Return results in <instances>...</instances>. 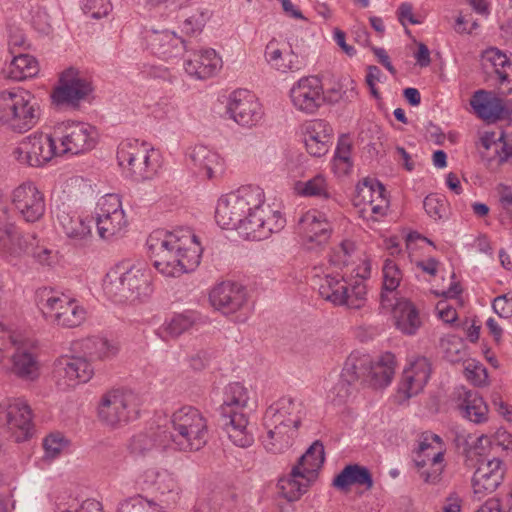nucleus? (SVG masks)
<instances>
[{"instance_id":"obj_14","label":"nucleus","mask_w":512,"mask_h":512,"mask_svg":"<svg viewBox=\"0 0 512 512\" xmlns=\"http://www.w3.org/2000/svg\"><path fill=\"white\" fill-rule=\"evenodd\" d=\"M10 203L17 216L27 222L40 221L46 212L44 192L33 181H24L10 193Z\"/></svg>"},{"instance_id":"obj_52","label":"nucleus","mask_w":512,"mask_h":512,"mask_svg":"<svg viewBox=\"0 0 512 512\" xmlns=\"http://www.w3.org/2000/svg\"><path fill=\"white\" fill-rule=\"evenodd\" d=\"M163 428H158L152 433H139L134 435L129 443V450L135 455L144 456L151 452L154 448L163 450L159 444L160 434Z\"/></svg>"},{"instance_id":"obj_20","label":"nucleus","mask_w":512,"mask_h":512,"mask_svg":"<svg viewBox=\"0 0 512 512\" xmlns=\"http://www.w3.org/2000/svg\"><path fill=\"white\" fill-rule=\"evenodd\" d=\"M294 108L306 114H314L325 102L321 80L316 76L300 78L290 89Z\"/></svg>"},{"instance_id":"obj_42","label":"nucleus","mask_w":512,"mask_h":512,"mask_svg":"<svg viewBox=\"0 0 512 512\" xmlns=\"http://www.w3.org/2000/svg\"><path fill=\"white\" fill-rule=\"evenodd\" d=\"M333 485L340 490H347L352 485L362 486L366 490H370L373 487V479L366 467L350 464L334 478Z\"/></svg>"},{"instance_id":"obj_54","label":"nucleus","mask_w":512,"mask_h":512,"mask_svg":"<svg viewBox=\"0 0 512 512\" xmlns=\"http://www.w3.org/2000/svg\"><path fill=\"white\" fill-rule=\"evenodd\" d=\"M296 189L303 196L324 199L330 197L327 180L322 174H318L308 181L298 183Z\"/></svg>"},{"instance_id":"obj_47","label":"nucleus","mask_w":512,"mask_h":512,"mask_svg":"<svg viewBox=\"0 0 512 512\" xmlns=\"http://www.w3.org/2000/svg\"><path fill=\"white\" fill-rule=\"evenodd\" d=\"M4 72L7 78L22 81L36 76L39 72V64L35 57L19 53L13 56Z\"/></svg>"},{"instance_id":"obj_64","label":"nucleus","mask_w":512,"mask_h":512,"mask_svg":"<svg viewBox=\"0 0 512 512\" xmlns=\"http://www.w3.org/2000/svg\"><path fill=\"white\" fill-rule=\"evenodd\" d=\"M465 375L474 385L481 386L486 382V369L477 363H469L465 367Z\"/></svg>"},{"instance_id":"obj_53","label":"nucleus","mask_w":512,"mask_h":512,"mask_svg":"<svg viewBox=\"0 0 512 512\" xmlns=\"http://www.w3.org/2000/svg\"><path fill=\"white\" fill-rule=\"evenodd\" d=\"M69 440L60 432H53L43 440L44 459L52 461L69 449Z\"/></svg>"},{"instance_id":"obj_61","label":"nucleus","mask_w":512,"mask_h":512,"mask_svg":"<svg viewBox=\"0 0 512 512\" xmlns=\"http://www.w3.org/2000/svg\"><path fill=\"white\" fill-rule=\"evenodd\" d=\"M354 251V243L349 240L342 241L338 246L333 248L330 254V262L335 266H347L349 257Z\"/></svg>"},{"instance_id":"obj_56","label":"nucleus","mask_w":512,"mask_h":512,"mask_svg":"<svg viewBox=\"0 0 512 512\" xmlns=\"http://www.w3.org/2000/svg\"><path fill=\"white\" fill-rule=\"evenodd\" d=\"M440 346L445 358L450 362H459L465 356L464 342L455 335H448L442 338Z\"/></svg>"},{"instance_id":"obj_35","label":"nucleus","mask_w":512,"mask_h":512,"mask_svg":"<svg viewBox=\"0 0 512 512\" xmlns=\"http://www.w3.org/2000/svg\"><path fill=\"white\" fill-rule=\"evenodd\" d=\"M222 68V59L214 49L191 54L184 62L186 73L196 79H207Z\"/></svg>"},{"instance_id":"obj_12","label":"nucleus","mask_w":512,"mask_h":512,"mask_svg":"<svg viewBox=\"0 0 512 512\" xmlns=\"http://www.w3.org/2000/svg\"><path fill=\"white\" fill-rule=\"evenodd\" d=\"M54 138L60 143L57 146L60 156L68 153L77 155L95 147L97 132L88 123L66 121L55 127Z\"/></svg>"},{"instance_id":"obj_60","label":"nucleus","mask_w":512,"mask_h":512,"mask_svg":"<svg viewBox=\"0 0 512 512\" xmlns=\"http://www.w3.org/2000/svg\"><path fill=\"white\" fill-rule=\"evenodd\" d=\"M426 213L434 220L442 219L446 212V202L441 196L428 195L423 202Z\"/></svg>"},{"instance_id":"obj_37","label":"nucleus","mask_w":512,"mask_h":512,"mask_svg":"<svg viewBox=\"0 0 512 512\" xmlns=\"http://www.w3.org/2000/svg\"><path fill=\"white\" fill-rule=\"evenodd\" d=\"M263 427L265 433L261 436L262 445L267 452L273 454L283 453L288 450L292 446L298 431L266 419H263Z\"/></svg>"},{"instance_id":"obj_26","label":"nucleus","mask_w":512,"mask_h":512,"mask_svg":"<svg viewBox=\"0 0 512 512\" xmlns=\"http://www.w3.org/2000/svg\"><path fill=\"white\" fill-rule=\"evenodd\" d=\"M431 375V365L427 358L412 357L402 372L399 393L411 398L423 391Z\"/></svg>"},{"instance_id":"obj_3","label":"nucleus","mask_w":512,"mask_h":512,"mask_svg":"<svg viewBox=\"0 0 512 512\" xmlns=\"http://www.w3.org/2000/svg\"><path fill=\"white\" fill-rule=\"evenodd\" d=\"M209 440L206 417L193 406L185 405L176 409L169 417L160 434L159 444L163 450L196 452Z\"/></svg>"},{"instance_id":"obj_49","label":"nucleus","mask_w":512,"mask_h":512,"mask_svg":"<svg viewBox=\"0 0 512 512\" xmlns=\"http://www.w3.org/2000/svg\"><path fill=\"white\" fill-rule=\"evenodd\" d=\"M369 363V355L351 353L344 363L340 378L351 384L361 377L367 378Z\"/></svg>"},{"instance_id":"obj_23","label":"nucleus","mask_w":512,"mask_h":512,"mask_svg":"<svg viewBox=\"0 0 512 512\" xmlns=\"http://www.w3.org/2000/svg\"><path fill=\"white\" fill-rule=\"evenodd\" d=\"M141 484L153 489L159 499L167 505L176 504L180 499L182 488L174 473L167 469L151 467L139 477Z\"/></svg>"},{"instance_id":"obj_57","label":"nucleus","mask_w":512,"mask_h":512,"mask_svg":"<svg viewBox=\"0 0 512 512\" xmlns=\"http://www.w3.org/2000/svg\"><path fill=\"white\" fill-rule=\"evenodd\" d=\"M7 44L8 51L12 55H16V53H22V51L28 50L31 46L24 31L21 28L15 26H10L8 29Z\"/></svg>"},{"instance_id":"obj_43","label":"nucleus","mask_w":512,"mask_h":512,"mask_svg":"<svg viewBox=\"0 0 512 512\" xmlns=\"http://www.w3.org/2000/svg\"><path fill=\"white\" fill-rule=\"evenodd\" d=\"M395 372V357L392 353H385L376 360L370 358L367 370V379L375 387H384L390 384Z\"/></svg>"},{"instance_id":"obj_36","label":"nucleus","mask_w":512,"mask_h":512,"mask_svg":"<svg viewBox=\"0 0 512 512\" xmlns=\"http://www.w3.org/2000/svg\"><path fill=\"white\" fill-rule=\"evenodd\" d=\"M470 105L475 114L486 121L503 119L509 114L504 100L485 90L476 91L470 99Z\"/></svg>"},{"instance_id":"obj_5","label":"nucleus","mask_w":512,"mask_h":512,"mask_svg":"<svg viewBox=\"0 0 512 512\" xmlns=\"http://www.w3.org/2000/svg\"><path fill=\"white\" fill-rule=\"evenodd\" d=\"M249 399V391L241 383L234 382L225 387L221 406L224 430L231 442L241 448L254 442L247 412Z\"/></svg>"},{"instance_id":"obj_19","label":"nucleus","mask_w":512,"mask_h":512,"mask_svg":"<svg viewBox=\"0 0 512 512\" xmlns=\"http://www.w3.org/2000/svg\"><path fill=\"white\" fill-rule=\"evenodd\" d=\"M347 277L339 272H328L321 276L315 273L313 282L321 298L334 306L358 307L362 303L363 288L356 286L354 294L349 298L345 294Z\"/></svg>"},{"instance_id":"obj_15","label":"nucleus","mask_w":512,"mask_h":512,"mask_svg":"<svg viewBox=\"0 0 512 512\" xmlns=\"http://www.w3.org/2000/svg\"><path fill=\"white\" fill-rule=\"evenodd\" d=\"M211 305L222 314L235 316L234 320L242 322L247 317L248 297L246 288L236 282L224 281L210 291Z\"/></svg>"},{"instance_id":"obj_9","label":"nucleus","mask_w":512,"mask_h":512,"mask_svg":"<svg viewBox=\"0 0 512 512\" xmlns=\"http://www.w3.org/2000/svg\"><path fill=\"white\" fill-rule=\"evenodd\" d=\"M94 219L97 234L102 240L118 239L128 231V216L118 194L109 193L98 199Z\"/></svg>"},{"instance_id":"obj_30","label":"nucleus","mask_w":512,"mask_h":512,"mask_svg":"<svg viewBox=\"0 0 512 512\" xmlns=\"http://www.w3.org/2000/svg\"><path fill=\"white\" fill-rule=\"evenodd\" d=\"M147 48L163 60H171L183 55L186 45L183 39L169 30L146 32Z\"/></svg>"},{"instance_id":"obj_48","label":"nucleus","mask_w":512,"mask_h":512,"mask_svg":"<svg viewBox=\"0 0 512 512\" xmlns=\"http://www.w3.org/2000/svg\"><path fill=\"white\" fill-rule=\"evenodd\" d=\"M464 417L474 423H483L488 418V406L483 398L474 391L464 393L463 402L460 405Z\"/></svg>"},{"instance_id":"obj_58","label":"nucleus","mask_w":512,"mask_h":512,"mask_svg":"<svg viewBox=\"0 0 512 512\" xmlns=\"http://www.w3.org/2000/svg\"><path fill=\"white\" fill-rule=\"evenodd\" d=\"M118 512H165L163 508L151 501L134 498L120 504Z\"/></svg>"},{"instance_id":"obj_2","label":"nucleus","mask_w":512,"mask_h":512,"mask_svg":"<svg viewBox=\"0 0 512 512\" xmlns=\"http://www.w3.org/2000/svg\"><path fill=\"white\" fill-rule=\"evenodd\" d=\"M147 246L155 269L165 277H180L193 271L200 263L203 248L190 228L173 231L154 230Z\"/></svg>"},{"instance_id":"obj_28","label":"nucleus","mask_w":512,"mask_h":512,"mask_svg":"<svg viewBox=\"0 0 512 512\" xmlns=\"http://www.w3.org/2000/svg\"><path fill=\"white\" fill-rule=\"evenodd\" d=\"M503 462L498 458L483 460L479 463L472 478L474 494L481 499L494 492L504 479Z\"/></svg>"},{"instance_id":"obj_18","label":"nucleus","mask_w":512,"mask_h":512,"mask_svg":"<svg viewBox=\"0 0 512 512\" xmlns=\"http://www.w3.org/2000/svg\"><path fill=\"white\" fill-rule=\"evenodd\" d=\"M53 214L55 227L73 245L83 247L91 243L93 233L90 220L81 217L66 203L56 205Z\"/></svg>"},{"instance_id":"obj_21","label":"nucleus","mask_w":512,"mask_h":512,"mask_svg":"<svg viewBox=\"0 0 512 512\" xmlns=\"http://www.w3.org/2000/svg\"><path fill=\"white\" fill-rule=\"evenodd\" d=\"M227 110L231 118L243 127L256 126L264 114L256 96L245 89H239L230 94Z\"/></svg>"},{"instance_id":"obj_51","label":"nucleus","mask_w":512,"mask_h":512,"mask_svg":"<svg viewBox=\"0 0 512 512\" xmlns=\"http://www.w3.org/2000/svg\"><path fill=\"white\" fill-rule=\"evenodd\" d=\"M352 144L347 136H342L337 144L332 160V170L338 176L346 175L352 168Z\"/></svg>"},{"instance_id":"obj_24","label":"nucleus","mask_w":512,"mask_h":512,"mask_svg":"<svg viewBox=\"0 0 512 512\" xmlns=\"http://www.w3.org/2000/svg\"><path fill=\"white\" fill-rule=\"evenodd\" d=\"M93 368L84 357H61L55 363V378L62 389L73 388L88 382L93 376Z\"/></svg>"},{"instance_id":"obj_7","label":"nucleus","mask_w":512,"mask_h":512,"mask_svg":"<svg viewBox=\"0 0 512 512\" xmlns=\"http://www.w3.org/2000/svg\"><path fill=\"white\" fill-rule=\"evenodd\" d=\"M118 164L135 180H151L159 173L162 157L150 144L136 139L120 143L117 150Z\"/></svg>"},{"instance_id":"obj_31","label":"nucleus","mask_w":512,"mask_h":512,"mask_svg":"<svg viewBox=\"0 0 512 512\" xmlns=\"http://www.w3.org/2000/svg\"><path fill=\"white\" fill-rule=\"evenodd\" d=\"M265 59L272 69L280 73L296 72L303 66V60L293 51L291 45L277 39L267 43Z\"/></svg>"},{"instance_id":"obj_59","label":"nucleus","mask_w":512,"mask_h":512,"mask_svg":"<svg viewBox=\"0 0 512 512\" xmlns=\"http://www.w3.org/2000/svg\"><path fill=\"white\" fill-rule=\"evenodd\" d=\"M83 12L94 19L106 17L112 10L110 0H85Z\"/></svg>"},{"instance_id":"obj_50","label":"nucleus","mask_w":512,"mask_h":512,"mask_svg":"<svg viewBox=\"0 0 512 512\" xmlns=\"http://www.w3.org/2000/svg\"><path fill=\"white\" fill-rule=\"evenodd\" d=\"M199 320V315L194 311H186L181 314L174 315L166 321L161 330L169 337H179L184 332L189 331Z\"/></svg>"},{"instance_id":"obj_46","label":"nucleus","mask_w":512,"mask_h":512,"mask_svg":"<svg viewBox=\"0 0 512 512\" xmlns=\"http://www.w3.org/2000/svg\"><path fill=\"white\" fill-rule=\"evenodd\" d=\"M79 345L83 353L91 360H110L119 352V347L115 342L99 336L88 337Z\"/></svg>"},{"instance_id":"obj_25","label":"nucleus","mask_w":512,"mask_h":512,"mask_svg":"<svg viewBox=\"0 0 512 512\" xmlns=\"http://www.w3.org/2000/svg\"><path fill=\"white\" fill-rule=\"evenodd\" d=\"M91 91L90 81L80 71L70 68L62 73L52 97L58 104H76Z\"/></svg>"},{"instance_id":"obj_10","label":"nucleus","mask_w":512,"mask_h":512,"mask_svg":"<svg viewBox=\"0 0 512 512\" xmlns=\"http://www.w3.org/2000/svg\"><path fill=\"white\" fill-rule=\"evenodd\" d=\"M138 415V396L129 390L115 389L105 393L98 406L100 421L112 428L126 425Z\"/></svg>"},{"instance_id":"obj_62","label":"nucleus","mask_w":512,"mask_h":512,"mask_svg":"<svg viewBox=\"0 0 512 512\" xmlns=\"http://www.w3.org/2000/svg\"><path fill=\"white\" fill-rule=\"evenodd\" d=\"M32 256L37 263L45 267H54L59 261L58 252L44 246L34 248Z\"/></svg>"},{"instance_id":"obj_41","label":"nucleus","mask_w":512,"mask_h":512,"mask_svg":"<svg viewBox=\"0 0 512 512\" xmlns=\"http://www.w3.org/2000/svg\"><path fill=\"white\" fill-rule=\"evenodd\" d=\"M403 279V273L392 259H386L382 267L381 307H391L392 301L399 298L397 288Z\"/></svg>"},{"instance_id":"obj_34","label":"nucleus","mask_w":512,"mask_h":512,"mask_svg":"<svg viewBox=\"0 0 512 512\" xmlns=\"http://www.w3.org/2000/svg\"><path fill=\"white\" fill-rule=\"evenodd\" d=\"M482 158L503 163L512 157V138L502 131L483 132L477 143Z\"/></svg>"},{"instance_id":"obj_22","label":"nucleus","mask_w":512,"mask_h":512,"mask_svg":"<svg viewBox=\"0 0 512 512\" xmlns=\"http://www.w3.org/2000/svg\"><path fill=\"white\" fill-rule=\"evenodd\" d=\"M5 425L16 442L29 439L33 432L32 412L22 399H8L1 404Z\"/></svg>"},{"instance_id":"obj_63","label":"nucleus","mask_w":512,"mask_h":512,"mask_svg":"<svg viewBox=\"0 0 512 512\" xmlns=\"http://www.w3.org/2000/svg\"><path fill=\"white\" fill-rule=\"evenodd\" d=\"M350 385L351 383L340 378L337 384L329 391L328 398L336 405L343 404L351 393Z\"/></svg>"},{"instance_id":"obj_11","label":"nucleus","mask_w":512,"mask_h":512,"mask_svg":"<svg viewBox=\"0 0 512 512\" xmlns=\"http://www.w3.org/2000/svg\"><path fill=\"white\" fill-rule=\"evenodd\" d=\"M12 154L18 163L30 167H43L60 156L54 136L42 132L24 137Z\"/></svg>"},{"instance_id":"obj_6","label":"nucleus","mask_w":512,"mask_h":512,"mask_svg":"<svg viewBox=\"0 0 512 512\" xmlns=\"http://www.w3.org/2000/svg\"><path fill=\"white\" fill-rule=\"evenodd\" d=\"M37 305L45 319L64 328L79 327L87 318V310L71 295L43 287L36 293Z\"/></svg>"},{"instance_id":"obj_16","label":"nucleus","mask_w":512,"mask_h":512,"mask_svg":"<svg viewBox=\"0 0 512 512\" xmlns=\"http://www.w3.org/2000/svg\"><path fill=\"white\" fill-rule=\"evenodd\" d=\"M296 234L300 243L308 250L323 247L331 237L333 227L327 215L318 209L301 213L296 223Z\"/></svg>"},{"instance_id":"obj_45","label":"nucleus","mask_w":512,"mask_h":512,"mask_svg":"<svg viewBox=\"0 0 512 512\" xmlns=\"http://www.w3.org/2000/svg\"><path fill=\"white\" fill-rule=\"evenodd\" d=\"M324 460V446L319 441H315L299 458L298 463L293 468L303 474L304 478L314 482Z\"/></svg>"},{"instance_id":"obj_1","label":"nucleus","mask_w":512,"mask_h":512,"mask_svg":"<svg viewBox=\"0 0 512 512\" xmlns=\"http://www.w3.org/2000/svg\"><path fill=\"white\" fill-rule=\"evenodd\" d=\"M215 219L223 229H235L248 240H264L280 232L286 219L280 209L266 204L259 186L246 185L221 196Z\"/></svg>"},{"instance_id":"obj_38","label":"nucleus","mask_w":512,"mask_h":512,"mask_svg":"<svg viewBox=\"0 0 512 512\" xmlns=\"http://www.w3.org/2000/svg\"><path fill=\"white\" fill-rule=\"evenodd\" d=\"M482 65L497 76L499 87L506 93L512 92V62L497 48H489L482 55Z\"/></svg>"},{"instance_id":"obj_44","label":"nucleus","mask_w":512,"mask_h":512,"mask_svg":"<svg viewBox=\"0 0 512 512\" xmlns=\"http://www.w3.org/2000/svg\"><path fill=\"white\" fill-rule=\"evenodd\" d=\"M312 483L311 480L304 478L297 469L292 468L288 475L278 480V494L288 502L297 501L306 493Z\"/></svg>"},{"instance_id":"obj_55","label":"nucleus","mask_w":512,"mask_h":512,"mask_svg":"<svg viewBox=\"0 0 512 512\" xmlns=\"http://www.w3.org/2000/svg\"><path fill=\"white\" fill-rule=\"evenodd\" d=\"M370 275V266L368 263L363 262V265L359 267L356 271V275L354 278H349L346 281L345 294L351 298L354 294V290L356 286H361L363 288L362 295V303L359 304L358 307H348L349 309H361L365 306L367 302V287L364 280Z\"/></svg>"},{"instance_id":"obj_40","label":"nucleus","mask_w":512,"mask_h":512,"mask_svg":"<svg viewBox=\"0 0 512 512\" xmlns=\"http://www.w3.org/2000/svg\"><path fill=\"white\" fill-rule=\"evenodd\" d=\"M189 158L198 172L209 179L223 171V161L219 154L204 145H196L191 150Z\"/></svg>"},{"instance_id":"obj_32","label":"nucleus","mask_w":512,"mask_h":512,"mask_svg":"<svg viewBox=\"0 0 512 512\" xmlns=\"http://www.w3.org/2000/svg\"><path fill=\"white\" fill-rule=\"evenodd\" d=\"M304 415L300 400L282 397L266 409L263 419L298 430Z\"/></svg>"},{"instance_id":"obj_4","label":"nucleus","mask_w":512,"mask_h":512,"mask_svg":"<svg viewBox=\"0 0 512 512\" xmlns=\"http://www.w3.org/2000/svg\"><path fill=\"white\" fill-rule=\"evenodd\" d=\"M103 291L115 303L140 301L152 292L150 271L142 262L117 265L106 274Z\"/></svg>"},{"instance_id":"obj_27","label":"nucleus","mask_w":512,"mask_h":512,"mask_svg":"<svg viewBox=\"0 0 512 512\" xmlns=\"http://www.w3.org/2000/svg\"><path fill=\"white\" fill-rule=\"evenodd\" d=\"M10 345L16 351L12 356V371L19 377L34 379L38 375L39 365L33 353V343L20 333L9 334Z\"/></svg>"},{"instance_id":"obj_39","label":"nucleus","mask_w":512,"mask_h":512,"mask_svg":"<svg viewBox=\"0 0 512 512\" xmlns=\"http://www.w3.org/2000/svg\"><path fill=\"white\" fill-rule=\"evenodd\" d=\"M25 251L20 234L16 226L9 221V213L4 205L0 204V255L17 258Z\"/></svg>"},{"instance_id":"obj_33","label":"nucleus","mask_w":512,"mask_h":512,"mask_svg":"<svg viewBox=\"0 0 512 512\" xmlns=\"http://www.w3.org/2000/svg\"><path fill=\"white\" fill-rule=\"evenodd\" d=\"M382 309L392 312L396 328L405 335H415L423 325L418 308L408 299L397 298L392 301L391 307Z\"/></svg>"},{"instance_id":"obj_17","label":"nucleus","mask_w":512,"mask_h":512,"mask_svg":"<svg viewBox=\"0 0 512 512\" xmlns=\"http://www.w3.org/2000/svg\"><path fill=\"white\" fill-rule=\"evenodd\" d=\"M446 444L443 439L432 432L421 435L415 463L419 468L430 466L429 470L421 471V477L426 483H436L443 472Z\"/></svg>"},{"instance_id":"obj_8","label":"nucleus","mask_w":512,"mask_h":512,"mask_svg":"<svg viewBox=\"0 0 512 512\" xmlns=\"http://www.w3.org/2000/svg\"><path fill=\"white\" fill-rule=\"evenodd\" d=\"M0 118L4 126L14 132L24 133L38 121V105L35 97L24 89L0 92Z\"/></svg>"},{"instance_id":"obj_29","label":"nucleus","mask_w":512,"mask_h":512,"mask_svg":"<svg viewBox=\"0 0 512 512\" xmlns=\"http://www.w3.org/2000/svg\"><path fill=\"white\" fill-rule=\"evenodd\" d=\"M307 152L314 157L324 156L331 145L333 130L322 119L306 121L301 127Z\"/></svg>"},{"instance_id":"obj_13","label":"nucleus","mask_w":512,"mask_h":512,"mask_svg":"<svg viewBox=\"0 0 512 512\" xmlns=\"http://www.w3.org/2000/svg\"><path fill=\"white\" fill-rule=\"evenodd\" d=\"M353 204L358 209L361 218L376 222L386 215L389 200L386 190L380 182L366 178L357 184Z\"/></svg>"}]
</instances>
